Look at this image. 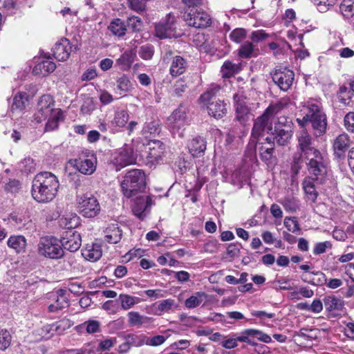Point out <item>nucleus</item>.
<instances>
[{
  "label": "nucleus",
  "instance_id": "obj_1",
  "mask_svg": "<svg viewBox=\"0 0 354 354\" xmlns=\"http://www.w3.org/2000/svg\"><path fill=\"white\" fill-rule=\"evenodd\" d=\"M59 181L53 174L43 171L37 174L32 185V196L39 203L51 201L56 196Z\"/></svg>",
  "mask_w": 354,
  "mask_h": 354
},
{
  "label": "nucleus",
  "instance_id": "obj_2",
  "mask_svg": "<svg viewBox=\"0 0 354 354\" xmlns=\"http://www.w3.org/2000/svg\"><path fill=\"white\" fill-rule=\"evenodd\" d=\"M286 106V104L281 101L274 104H270L263 113L254 120L250 140H259L260 137L264 136L265 132L270 134L273 129L272 124L276 115L281 111Z\"/></svg>",
  "mask_w": 354,
  "mask_h": 354
},
{
  "label": "nucleus",
  "instance_id": "obj_3",
  "mask_svg": "<svg viewBox=\"0 0 354 354\" xmlns=\"http://www.w3.org/2000/svg\"><path fill=\"white\" fill-rule=\"evenodd\" d=\"M307 112L302 120L297 119V122L304 126V124L310 122L316 136H321L326 133L327 119L326 114L322 111L321 106L317 104L308 102L307 103Z\"/></svg>",
  "mask_w": 354,
  "mask_h": 354
},
{
  "label": "nucleus",
  "instance_id": "obj_4",
  "mask_svg": "<svg viewBox=\"0 0 354 354\" xmlns=\"http://www.w3.org/2000/svg\"><path fill=\"white\" fill-rule=\"evenodd\" d=\"M121 191L127 198H131L146 188V176L141 169L129 171L120 183Z\"/></svg>",
  "mask_w": 354,
  "mask_h": 354
},
{
  "label": "nucleus",
  "instance_id": "obj_5",
  "mask_svg": "<svg viewBox=\"0 0 354 354\" xmlns=\"http://www.w3.org/2000/svg\"><path fill=\"white\" fill-rule=\"evenodd\" d=\"M39 255L50 259H59L64 256V252L59 240L53 236H42L37 244Z\"/></svg>",
  "mask_w": 354,
  "mask_h": 354
},
{
  "label": "nucleus",
  "instance_id": "obj_6",
  "mask_svg": "<svg viewBox=\"0 0 354 354\" xmlns=\"http://www.w3.org/2000/svg\"><path fill=\"white\" fill-rule=\"evenodd\" d=\"M304 158L306 160L309 176L315 177L318 182H325L327 162L324 154L318 151Z\"/></svg>",
  "mask_w": 354,
  "mask_h": 354
},
{
  "label": "nucleus",
  "instance_id": "obj_7",
  "mask_svg": "<svg viewBox=\"0 0 354 354\" xmlns=\"http://www.w3.org/2000/svg\"><path fill=\"white\" fill-rule=\"evenodd\" d=\"M292 122L288 118H278L270 133L273 140L281 146L287 145L292 136Z\"/></svg>",
  "mask_w": 354,
  "mask_h": 354
},
{
  "label": "nucleus",
  "instance_id": "obj_8",
  "mask_svg": "<svg viewBox=\"0 0 354 354\" xmlns=\"http://www.w3.org/2000/svg\"><path fill=\"white\" fill-rule=\"evenodd\" d=\"M248 148L251 151L252 153L257 149L261 160L268 166L270 167L275 165L277 158L274 155V144L272 142H259V140H250Z\"/></svg>",
  "mask_w": 354,
  "mask_h": 354
},
{
  "label": "nucleus",
  "instance_id": "obj_9",
  "mask_svg": "<svg viewBox=\"0 0 354 354\" xmlns=\"http://www.w3.org/2000/svg\"><path fill=\"white\" fill-rule=\"evenodd\" d=\"M77 204L82 215L86 218H93L100 213V204L97 198L90 194L78 196Z\"/></svg>",
  "mask_w": 354,
  "mask_h": 354
},
{
  "label": "nucleus",
  "instance_id": "obj_10",
  "mask_svg": "<svg viewBox=\"0 0 354 354\" xmlns=\"http://www.w3.org/2000/svg\"><path fill=\"white\" fill-rule=\"evenodd\" d=\"M156 36L160 39L178 36L176 28V17L169 13L155 26Z\"/></svg>",
  "mask_w": 354,
  "mask_h": 354
},
{
  "label": "nucleus",
  "instance_id": "obj_11",
  "mask_svg": "<svg viewBox=\"0 0 354 354\" xmlns=\"http://www.w3.org/2000/svg\"><path fill=\"white\" fill-rule=\"evenodd\" d=\"M184 19L189 26L196 28H207L211 24V17L202 10L191 9L189 12H185Z\"/></svg>",
  "mask_w": 354,
  "mask_h": 354
},
{
  "label": "nucleus",
  "instance_id": "obj_12",
  "mask_svg": "<svg viewBox=\"0 0 354 354\" xmlns=\"http://www.w3.org/2000/svg\"><path fill=\"white\" fill-rule=\"evenodd\" d=\"M135 162L136 158L133 155V149L127 145L118 149L113 153L111 160V162L115 166L116 171H120L122 168L132 165Z\"/></svg>",
  "mask_w": 354,
  "mask_h": 354
},
{
  "label": "nucleus",
  "instance_id": "obj_13",
  "mask_svg": "<svg viewBox=\"0 0 354 354\" xmlns=\"http://www.w3.org/2000/svg\"><path fill=\"white\" fill-rule=\"evenodd\" d=\"M59 109L55 108V102L50 95H42L37 104V111L34 115V120L37 123L44 121L49 115L52 114L55 110Z\"/></svg>",
  "mask_w": 354,
  "mask_h": 354
},
{
  "label": "nucleus",
  "instance_id": "obj_14",
  "mask_svg": "<svg viewBox=\"0 0 354 354\" xmlns=\"http://www.w3.org/2000/svg\"><path fill=\"white\" fill-rule=\"evenodd\" d=\"M273 82L283 91H287L292 84L295 73L287 68L280 67L271 73Z\"/></svg>",
  "mask_w": 354,
  "mask_h": 354
},
{
  "label": "nucleus",
  "instance_id": "obj_15",
  "mask_svg": "<svg viewBox=\"0 0 354 354\" xmlns=\"http://www.w3.org/2000/svg\"><path fill=\"white\" fill-rule=\"evenodd\" d=\"M297 149L303 157L310 156L319 150L313 146V139L306 129H301L297 134Z\"/></svg>",
  "mask_w": 354,
  "mask_h": 354
},
{
  "label": "nucleus",
  "instance_id": "obj_16",
  "mask_svg": "<svg viewBox=\"0 0 354 354\" xmlns=\"http://www.w3.org/2000/svg\"><path fill=\"white\" fill-rule=\"evenodd\" d=\"M187 123V109L180 105L167 118V125L172 131H179Z\"/></svg>",
  "mask_w": 354,
  "mask_h": 354
},
{
  "label": "nucleus",
  "instance_id": "obj_17",
  "mask_svg": "<svg viewBox=\"0 0 354 354\" xmlns=\"http://www.w3.org/2000/svg\"><path fill=\"white\" fill-rule=\"evenodd\" d=\"M153 205L154 203L150 196L142 195L135 198L131 207L132 212L139 219L143 220Z\"/></svg>",
  "mask_w": 354,
  "mask_h": 354
},
{
  "label": "nucleus",
  "instance_id": "obj_18",
  "mask_svg": "<svg viewBox=\"0 0 354 354\" xmlns=\"http://www.w3.org/2000/svg\"><path fill=\"white\" fill-rule=\"evenodd\" d=\"M63 250L71 252H76L81 246L82 239L80 234L76 231L66 232L65 235L59 240Z\"/></svg>",
  "mask_w": 354,
  "mask_h": 354
},
{
  "label": "nucleus",
  "instance_id": "obj_19",
  "mask_svg": "<svg viewBox=\"0 0 354 354\" xmlns=\"http://www.w3.org/2000/svg\"><path fill=\"white\" fill-rule=\"evenodd\" d=\"M72 48L73 46L68 39H62L53 48V57L58 61H65L69 57Z\"/></svg>",
  "mask_w": 354,
  "mask_h": 354
},
{
  "label": "nucleus",
  "instance_id": "obj_20",
  "mask_svg": "<svg viewBox=\"0 0 354 354\" xmlns=\"http://www.w3.org/2000/svg\"><path fill=\"white\" fill-rule=\"evenodd\" d=\"M97 158L92 155H88L80 158L75 162V167L83 174H92L96 169Z\"/></svg>",
  "mask_w": 354,
  "mask_h": 354
},
{
  "label": "nucleus",
  "instance_id": "obj_21",
  "mask_svg": "<svg viewBox=\"0 0 354 354\" xmlns=\"http://www.w3.org/2000/svg\"><path fill=\"white\" fill-rule=\"evenodd\" d=\"M351 145V140L346 133L339 135L333 142L334 154L339 158H344Z\"/></svg>",
  "mask_w": 354,
  "mask_h": 354
},
{
  "label": "nucleus",
  "instance_id": "obj_22",
  "mask_svg": "<svg viewBox=\"0 0 354 354\" xmlns=\"http://www.w3.org/2000/svg\"><path fill=\"white\" fill-rule=\"evenodd\" d=\"M324 183L318 182L315 177L308 176L305 178L303 182V189L310 200L315 201L318 195L317 189Z\"/></svg>",
  "mask_w": 354,
  "mask_h": 354
},
{
  "label": "nucleus",
  "instance_id": "obj_23",
  "mask_svg": "<svg viewBox=\"0 0 354 354\" xmlns=\"http://www.w3.org/2000/svg\"><path fill=\"white\" fill-rule=\"evenodd\" d=\"M221 90V86L218 84H212L201 95L198 102L203 109L206 108L208 105L212 104V102H215L217 94Z\"/></svg>",
  "mask_w": 354,
  "mask_h": 354
},
{
  "label": "nucleus",
  "instance_id": "obj_24",
  "mask_svg": "<svg viewBox=\"0 0 354 354\" xmlns=\"http://www.w3.org/2000/svg\"><path fill=\"white\" fill-rule=\"evenodd\" d=\"M188 149L193 157H201L204 155L206 149V142L202 137L194 138L189 142Z\"/></svg>",
  "mask_w": 354,
  "mask_h": 354
},
{
  "label": "nucleus",
  "instance_id": "obj_25",
  "mask_svg": "<svg viewBox=\"0 0 354 354\" xmlns=\"http://www.w3.org/2000/svg\"><path fill=\"white\" fill-rule=\"evenodd\" d=\"M208 114L216 119L222 118L227 113L226 104L223 100H216L205 108Z\"/></svg>",
  "mask_w": 354,
  "mask_h": 354
},
{
  "label": "nucleus",
  "instance_id": "obj_26",
  "mask_svg": "<svg viewBox=\"0 0 354 354\" xmlns=\"http://www.w3.org/2000/svg\"><path fill=\"white\" fill-rule=\"evenodd\" d=\"M165 146L160 140H151L149 142L148 157L153 160L158 161L165 153Z\"/></svg>",
  "mask_w": 354,
  "mask_h": 354
},
{
  "label": "nucleus",
  "instance_id": "obj_27",
  "mask_svg": "<svg viewBox=\"0 0 354 354\" xmlns=\"http://www.w3.org/2000/svg\"><path fill=\"white\" fill-rule=\"evenodd\" d=\"M188 67L187 61L181 56H176L171 63L169 72L171 76L178 77L183 74Z\"/></svg>",
  "mask_w": 354,
  "mask_h": 354
},
{
  "label": "nucleus",
  "instance_id": "obj_28",
  "mask_svg": "<svg viewBox=\"0 0 354 354\" xmlns=\"http://www.w3.org/2000/svg\"><path fill=\"white\" fill-rule=\"evenodd\" d=\"M101 246L98 244H87L86 248L82 250V255L88 261L95 262L102 257Z\"/></svg>",
  "mask_w": 354,
  "mask_h": 354
},
{
  "label": "nucleus",
  "instance_id": "obj_29",
  "mask_svg": "<svg viewBox=\"0 0 354 354\" xmlns=\"http://www.w3.org/2000/svg\"><path fill=\"white\" fill-rule=\"evenodd\" d=\"M8 246L17 254L24 253L27 246L26 239L21 235H13L7 241Z\"/></svg>",
  "mask_w": 354,
  "mask_h": 354
},
{
  "label": "nucleus",
  "instance_id": "obj_30",
  "mask_svg": "<svg viewBox=\"0 0 354 354\" xmlns=\"http://www.w3.org/2000/svg\"><path fill=\"white\" fill-rule=\"evenodd\" d=\"M104 241L111 244L119 243L122 236V231L118 224H112L104 230Z\"/></svg>",
  "mask_w": 354,
  "mask_h": 354
},
{
  "label": "nucleus",
  "instance_id": "obj_31",
  "mask_svg": "<svg viewBox=\"0 0 354 354\" xmlns=\"http://www.w3.org/2000/svg\"><path fill=\"white\" fill-rule=\"evenodd\" d=\"M128 322L131 326H147L153 322V318L140 315L138 312L131 311L128 313Z\"/></svg>",
  "mask_w": 354,
  "mask_h": 354
},
{
  "label": "nucleus",
  "instance_id": "obj_32",
  "mask_svg": "<svg viewBox=\"0 0 354 354\" xmlns=\"http://www.w3.org/2000/svg\"><path fill=\"white\" fill-rule=\"evenodd\" d=\"M160 131V122L158 119H154L144 124L142 133L146 138H151L158 135Z\"/></svg>",
  "mask_w": 354,
  "mask_h": 354
},
{
  "label": "nucleus",
  "instance_id": "obj_33",
  "mask_svg": "<svg viewBox=\"0 0 354 354\" xmlns=\"http://www.w3.org/2000/svg\"><path fill=\"white\" fill-rule=\"evenodd\" d=\"M73 323L69 319H62L51 325L46 326V330L48 333L55 332L57 335H62L66 330L73 326Z\"/></svg>",
  "mask_w": 354,
  "mask_h": 354
},
{
  "label": "nucleus",
  "instance_id": "obj_34",
  "mask_svg": "<svg viewBox=\"0 0 354 354\" xmlns=\"http://www.w3.org/2000/svg\"><path fill=\"white\" fill-rule=\"evenodd\" d=\"M339 11L345 19L354 22V0H342Z\"/></svg>",
  "mask_w": 354,
  "mask_h": 354
},
{
  "label": "nucleus",
  "instance_id": "obj_35",
  "mask_svg": "<svg viewBox=\"0 0 354 354\" xmlns=\"http://www.w3.org/2000/svg\"><path fill=\"white\" fill-rule=\"evenodd\" d=\"M241 71V64H234L230 61H225L221 69L223 77H230L239 73Z\"/></svg>",
  "mask_w": 354,
  "mask_h": 354
},
{
  "label": "nucleus",
  "instance_id": "obj_36",
  "mask_svg": "<svg viewBox=\"0 0 354 354\" xmlns=\"http://www.w3.org/2000/svg\"><path fill=\"white\" fill-rule=\"evenodd\" d=\"M55 68V64L50 59V57H47L46 60L41 62L35 66L34 71L40 73L43 75H46L53 73Z\"/></svg>",
  "mask_w": 354,
  "mask_h": 354
},
{
  "label": "nucleus",
  "instance_id": "obj_37",
  "mask_svg": "<svg viewBox=\"0 0 354 354\" xmlns=\"http://www.w3.org/2000/svg\"><path fill=\"white\" fill-rule=\"evenodd\" d=\"M47 118H48V120L46 124L45 130L50 131L56 129L58 127L59 122L63 120L62 110H55Z\"/></svg>",
  "mask_w": 354,
  "mask_h": 354
},
{
  "label": "nucleus",
  "instance_id": "obj_38",
  "mask_svg": "<svg viewBox=\"0 0 354 354\" xmlns=\"http://www.w3.org/2000/svg\"><path fill=\"white\" fill-rule=\"evenodd\" d=\"M129 115L126 110H118L115 112L114 118L111 120V126L117 128L124 127L129 120Z\"/></svg>",
  "mask_w": 354,
  "mask_h": 354
},
{
  "label": "nucleus",
  "instance_id": "obj_39",
  "mask_svg": "<svg viewBox=\"0 0 354 354\" xmlns=\"http://www.w3.org/2000/svg\"><path fill=\"white\" fill-rule=\"evenodd\" d=\"M109 29L113 35L122 37L126 33L127 26L120 19H115L111 22Z\"/></svg>",
  "mask_w": 354,
  "mask_h": 354
},
{
  "label": "nucleus",
  "instance_id": "obj_40",
  "mask_svg": "<svg viewBox=\"0 0 354 354\" xmlns=\"http://www.w3.org/2000/svg\"><path fill=\"white\" fill-rule=\"evenodd\" d=\"M27 101V95L25 93H19L13 98L10 110L12 112H21L25 108V104Z\"/></svg>",
  "mask_w": 354,
  "mask_h": 354
},
{
  "label": "nucleus",
  "instance_id": "obj_41",
  "mask_svg": "<svg viewBox=\"0 0 354 354\" xmlns=\"http://www.w3.org/2000/svg\"><path fill=\"white\" fill-rule=\"evenodd\" d=\"M234 100L236 102V119L239 121H244L245 117L249 113L248 109L245 103L239 102L240 96L238 94L234 95Z\"/></svg>",
  "mask_w": 354,
  "mask_h": 354
},
{
  "label": "nucleus",
  "instance_id": "obj_42",
  "mask_svg": "<svg viewBox=\"0 0 354 354\" xmlns=\"http://www.w3.org/2000/svg\"><path fill=\"white\" fill-rule=\"evenodd\" d=\"M207 295L203 292H197L185 300V306L188 308H194L198 306L205 299Z\"/></svg>",
  "mask_w": 354,
  "mask_h": 354
},
{
  "label": "nucleus",
  "instance_id": "obj_43",
  "mask_svg": "<svg viewBox=\"0 0 354 354\" xmlns=\"http://www.w3.org/2000/svg\"><path fill=\"white\" fill-rule=\"evenodd\" d=\"M134 61V55L130 52H124L118 59L117 64L122 70H128Z\"/></svg>",
  "mask_w": 354,
  "mask_h": 354
},
{
  "label": "nucleus",
  "instance_id": "obj_44",
  "mask_svg": "<svg viewBox=\"0 0 354 354\" xmlns=\"http://www.w3.org/2000/svg\"><path fill=\"white\" fill-rule=\"evenodd\" d=\"M254 52V46L252 42L245 41L243 43L238 50V55L243 59H248L253 56Z\"/></svg>",
  "mask_w": 354,
  "mask_h": 354
},
{
  "label": "nucleus",
  "instance_id": "obj_45",
  "mask_svg": "<svg viewBox=\"0 0 354 354\" xmlns=\"http://www.w3.org/2000/svg\"><path fill=\"white\" fill-rule=\"evenodd\" d=\"M124 339L129 342L131 346L139 347L145 344V335L127 334L123 335Z\"/></svg>",
  "mask_w": 354,
  "mask_h": 354
},
{
  "label": "nucleus",
  "instance_id": "obj_46",
  "mask_svg": "<svg viewBox=\"0 0 354 354\" xmlns=\"http://www.w3.org/2000/svg\"><path fill=\"white\" fill-rule=\"evenodd\" d=\"M324 302L326 309L328 311L340 310L342 308V301L335 297H326L324 299Z\"/></svg>",
  "mask_w": 354,
  "mask_h": 354
},
{
  "label": "nucleus",
  "instance_id": "obj_47",
  "mask_svg": "<svg viewBox=\"0 0 354 354\" xmlns=\"http://www.w3.org/2000/svg\"><path fill=\"white\" fill-rule=\"evenodd\" d=\"M354 96V92L350 87L342 86L339 88L338 98L339 100L344 104H348L349 101L353 99Z\"/></svg>",
  "mask_w": 354,
  "mask_h": 354
},
{
  "label": "nucleus",
  "instance_id": "obj_48",
  "mask_svg": "<svg viewBox=\"0 0 354 354\" xmlns=\"http://www.w3.org/2000/svg\"><path fill=\"white\" fill-rule=\"evenodd\" d=\"M257 329L249 328L241 332V335L236 337L238 342H245L250 345H257L254 342L252 341L250 337H254V334H257Z\"/></svg>",
  "mask_w": 354,
  "mask_h": 354
},
{
  "label": "nucleus",
  "instance_id": "obj_49",
  "mask_svg": "<svg viewBox=\"0 0 354 354\" xmlns=\"http://www.w3.org/2000/svg\"><path fill=\"white\" fill-rule=\"evenodd\" d=\"M119 301L121 303V306L124 310H128L133 307L136 303L138 302L139 299L136 297H132L128 295H120L119 296Z\"/></svg>",
  "mask_w": 354,
  "mask_h": 354
},
{
  "label": "nucleus",
  "instance_id": "obj_50",
  "mask_svg": "<svg viewBox=\"0 0 354 354\" xmlns=\"http://www.w3.org/2000/svg\"><path fill=\"white\" fill-rule=\"evenodd\" d=\"M11 335L6 328H0V350L6 349L11 342Z\"/></svg>",
  "mask_w": 354,
  "mask_h": 354
},
{
  "label": "nucleus",
  "instance_id": "obj_51",
  "mask_svg": "<svg viewBox=\"0 0 354 354\" xmlns=\"http://www.w3.org/2000/svg\"><path fill=\"white\" fill-rule=\"evenodd\" d=\"M131 87L132 84L131 81L127 75H122L121 77L118 78L117 89L122 92H128L131 90Z\"/></svg>",
  "mask_w": 354,
  "mask_h": 354
},
{
  "label": "nucleus",
  "instance_id": "obj_52",
  "mask_svg": "<svg viewBox=\"0 0 354 354\" xmlns=\"http://www.w3.org/2000/svg\"><path fill=\"white\" fill-rule=\"evenodd\" d=\"M303 155L301 152L295 153L292 157L291 165V171L294 175H297L303 166Z\"/></svg>",
  "mask_w": 354,
  "mask_h": 354
},
{
  "label": "nucleus",
  "instance_id": "obj_53",
  "mask_svg": "<svg viewBox=\"0 0 354 354\" xmlns=\"http://www.w3.org/2000/svg\"><path fill=\"white\" fill-rule=\"evenodd\" d=\"M154 54V48L151 44L142 45L138 51L139 56L145 60L151 59Z\"/></svg>",
  "mask_w": 354,
  "mask_h": 354
},
{
  "label": "nucleus",
  "instance_id": "obj_54",
  "mask_svg": "<svg viewBox=\"0 0 354 354\" xmlns=\"http://www.w3.org/2000/svg\"><path fill=\"white\" fill-rule=\"evenodd\" d=\"M174 304L175 301L172 299L162 300L158 304L156 313L160 315L164 312H169Z\"/></svg>",
  "mask_w": 354,
  "mask_h": 354
},
{
  "label": "nucleus",
  "instance_id": "obj_55",
  "mask_svg": "<svg viewBox=\"0 0 354 354\" xmlns=\"http://www.w3.org/2000/svg\"><path fill=\"white\" fill-rule=\"evenodd\" d=\"M127 26L133 32H139L143 25L141 19L136 16H131L127 18Z\"/></svg>",
  "mask_w": 354,
  "mask_h": 354
},
{
  "label": "nucleus",
  "instance_id": "obj_56",
  "mask_svg": "<svg viewBox=\"0 0 354 354\" xmlns=\"http://www.w3.org/2000/svg\"><path fill=\"white\" fill-rule=\"evenodd\" d=\"M100 324L98 321L96 320H88L85 322L82 325L79 326V327L85 328L86 332L89 334H93L97 333L100 330Z\"/></svg>",
  "mask_w": 354,
  "mask_h": 354
},
{
  "label": "nucleus",
  "instance_id": "obj_57",
  "mask_svg": "<svg viewBox=\"0 0 354 354\" xmlns=\"http://www.w3.org/2000/svg\"><path fill=\"white\" fill-rule=\"evenodd\" d=\"M281 203L284 209L288 212H294L298 208L297 201L295 198H285L281 200Z\"/></svg>",
  "mask_w": 354,
  "mask_h": 354
},
{
  "label": "nucleus",
  "instance_id": "obj_58",
  "mask_svg": "<svg viewBox=\"0 0 354 354\" xmlns=\"http://www.w3.org/2000/svg\"><path fill=\"white\" fill-rule=\"evenodd\" d=\"M284 225L290 232L298 234L300 232L299 225L295 218H286L284 220Z\"/></svg>",
  "mask_w": 354,
  "mask_h": 354
},
{
  "label": "nucleus",
  "instance_id": "obj_59",
  "mask_svg": "<svg viewBox=\"0 0 354 354\" xmlns=\"http://www.w3.org/2000/svg\"><path fill=\"white\" fill-rule=\"evenodd\" d=\"M166 340L163 335H156L152 337H149L145 335V344L148 346H157L162 344Z\"/></svg>",
  "mask_w": 354,
  "mask_h": 354
},
{
  "label": "nucleus",
  "instance_id": "obj_60",
  "mask_svg": "<svg viewBox=\"0 0 354 354\" xmlns=\"http://www.w3.org/2000/svg\"><path fill=\"white\" fill-rule=\"evenodd\" d=\"M245 37L246 31L243 28H236L230 35V39L236 43H240Z\"/></svg>",
  "mask_w": 354,
  "mask_h": 354
},
{
  "label": "nucleus",
  "instance_id": "obj_61",
  "mask_svg": "<svg viewBox=\"0 0 354 354\" xmlns=\"http://www.w3.org/2000/svg\"><path fill=\"white\" fill-rule=\"evenodd\" d=\"M117 343L116 338H108L100 342L97 346V351H109Z\"/></svg>",
  "mask_w": 354,
  "mask_h": 354
},
{
  "label": "nucleus",
  "instance_id": "obj_62",
  "mask_svg": "<svg viewBox=\"0 0 354 354\" xmlns=\"http://www.w3.org/2000/svg\"><path fill=\"white\" fill-rule=\"evenodd\" d=\"M131 9L136 12H142L146 9V0H129Z\"/></svg>",
  "mask_w": 354,
  "mask_h": 354
},
{
  "label": "nucleus",
  "instance_id": "obj_63",
  "mask_svg": "<svg viewBox=\"0 0 354 354\" xmlns=\"http://www.w3.org/2000/svg\"><path fill=\"white\" fill-rule=\"evenodd\" d=\"M58 307L57 308L61 310L68 306V302L66 297L65 296V290L60 289L58 290L57 299L55 303Z\"/></svg>",
  "mask_w": 354,
  "mask_h": 354
},
{
  "label": "nucleus",
  "instance_id": "obj_64",
  "mask_svg": "<svg viewBox=\"0 0 354 354\" xmlns=\"http://www.w3.org/2000/svg\"><path fill=\"white\" fill-rule=\"evenodd\" d=\"M344 122L346 130L354 133V112L348 113L344 116Z\"/></svg>",
  "mask_w": 354,
  "mask_h": 354
}]
</instances>
